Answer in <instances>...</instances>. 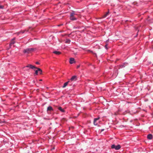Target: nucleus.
I'll return each instance as SVG.
<instances>
[{"label":"nucleus","instance_id":"obj_1","mask_svg":"<svg viewBox=\"0 0 153 153\" xmlns=\"http://www.w3.org/2000/svg\"><path fill=\"white\" fill-rule=\"evenodd\" d=\"M36 49L35 48H27L23 51V52L24 53H29L33 52Z\"/></svg>","mask_w":153,"mask_h":153},{"label":"nucleus","instance_id":"obj_2","mask_svg":"<svg viewBox=\"0 0 153 153\" xmlns=\"http://www.w3.org/2000/svg\"><path fill=\"white\" fill-rule=\"evenodd\" d=\"M76 14L74 11L71 13L70 15V19L72 21L76 20L77 18L74 17V15Z\"/></svg>","mask_w":153,"mask_h":153},{"label":"nucleus","instance_id":"obj_3","mask_svg":"<svg viewBox=\"0 0 153 153\" xmlns=\"http://www.w3.org/2000/svg\"><path fill=\"white\" fill-rule=\"evenodd\" d=\"M111 148L112 149H114L115 150H117L119 149L120 148L121 146L120 145H116L114 144H113L111 145Z\"/></svg>","mask_w":153,"mask_h":153},{"label":"nucleus","instance_id":"obj_4","mask_svg":"<svg viewBox=\"0 0 153 153\" xmlns=\"http://www.w3.org/2000/svg\"><path fill=\"white\" fill-rule=\"evenodd\" d=\"M100 119V117H97L96 118H95L94 119V125L97 126L98 124V123L97 122V121L98 120Z\"/></svg>","mask_w":153,"mask_h":153},{"label":"nucleus","instance_id":"obj_5","mask_svg":"<svg viewBox=\"0 0 153 153\" xmlns=\"http://www.w3.org/2000/svg\"><path fill=\"white\" fill-rule=\"evenodd\" d=\"M26 67H28V68H30L32 69L37 68H36V67H35V66H33L30 64L28 65H27L26 66Z\"/></svg>","mask_w":153,"mask_h":153},{"label":"nucleus","instance_id":"obj_6","mask_svg":"<svg viewBox=\"0 0 153 153\" xmlns=\"http://www.w3.org/2000/svg\"><path fill=\"white\" fill-rule=\"evenodd\" d=\"M69 62L71 64L74 63L75 62L74 59L73 58H70V59Z\"/></svg>","mask_w":153,"mask_h":153},{"label":"nucleus","instance_id":"obj_7","mask_svg":"<svg viewBox=\"0 0 153 153\" xmlns=\"http://www.w3.org/2000/svg\"><path fill=\"white\" fill-rule=\"evenodd\" d=\"M69 83H71V82L70 81H69L68 82H67L65 83L62 86V88H65V87Z\"/></svg>","mask_w":153,"mask_h":153},{"label":"nucleus","instance_id":"obj_8","mask_svg":"<svg viewBox=\"0 0 153 153\" xmlns=\"http://www.w3.org/2000/svg\"><path fill=\"white\" fill-rule=\"evenodd\" d=\"M128 63L126 62H124L120 65V68H123L125 67L127 65Z\"/></svg>","mask_w":153,"mask_h":153},{"label":"nucleus","instance_id":"obj_9","mask_svg":"<svg viewBox=\"0 0 153 153\" xmlns=\"http://www.w3.org/2000/svg\"><path fill=\"white\" fill-rule=\"evenodd\" d=\"M152 135L151 134H149L147 136V138L149 140H151L152 139Z\"/></svg>","mask_w":153,"mask_h":153},{"label":"nucleus","instance_id":"obj_10","mask_svg":"<svg viewBox=\"0 0 153 153\" xmlns=\"http://www.w3.org/2000/svg\"><path fill=\"white\" fill-rule=\"evenodd\" d=\"M76 76H73L71 79L70 80L71 82L73 80H76Z\"/></svg>","mask_w":153,"mask_h":153},{"label":"nucleus","instance_id":"obj_11","mask_svg":"<svg viewBox=\"0 0 153 153\" xmlns=\"http://www.w3.org/2000/svg\"><path fill=\"white\" fill-rule=\"evenodd\" d=\"M109 10H108V11L102 17V18H104L108 16L109 15Z\"/></svg>","mask_w":153,"mask_h":153},{"label":"nucleus","instance_id":"obj_12","mask_svg":"<svg viewBox=\"0 0 153 153\" xmlns=\"http://www.w3.org/2000/svg\"><path fill=\"white\" fill-rule=\"evenodd\" d=\"M53 110V108L51 106H48L47 109V111L48 112L49 111H51Z\"/></svg>","mask_w":153,"mask_h":153},{"label":"nucleus","instance_id":"obj_13","mask_svg":"<svg viewBox=\"0 0 153 153\" xmlns=\"http://www.w3.org/2000/svg\"><path fill=\"white\" fill-rule=\"evenodd\" d=\"M58 109L62 112H64L65 111L61 107H59Z\"/></svg>","mask_w":153,"mask_h":153},{"label":"nucleus","instance_id":"obj_14","mask_svg":"<svg viewBox=\"0 0 153 153\" xmlns=\"http://www.w3.org/2000/svg\"><path fill=\"white\" fill-rule=\"evenodd\" d=\"M53 53H54V54H56V55H59L61 53L59 51H53Z\"/></svg>","mask_w":153,"mask_h":153},{"label":"nucleus","instance_id":"obj_15","mask_svg":"<svg viewBox=\"0 0 153 153\" xmlns=\"http://www.w3.org/2000/svg\"><path fill=\"white\" fill-rule=\"evenodd\" d=\"M37 69H38V70L39 71V73L40 74H41L42 73V70L39 68H36Z\"/></svg>","mask_w":153,"mask_h":153},{"label":"nucleus","instance_id":"obj_16","mask_svg":"<svg viewBox=\"0 0 153 153\" xmlns=\"http://www.w3.org/2000/svg\"><path fill=\"white\" fill-rule=\"evenodd\" d=\"M71 42V40L70 39H67L66 40V41H65V43H69Z\"/></svg>","mask_w":153,"mask_h":153},{"label":"nucleus","instance_id":"obj_17","mask_svg":"<svg viewBox=\"0 0 153 153\" xmlns=\"http://www.w3.org/2000/svg\"><path fill=\"white\" fill-rule=\"evenodd\" d=\"M15 43V42L13 41H11V43L10 44V46H11L12 45L14 44Z\"/></svg>","mask_w":153,"mask_h":153},{"label":"nucleus","instance_id":"obj_18","mask_svg":"<svg viewBox=\"0 0 153 153\" xmlns=\"http://www.w3.org/2000/svg\"><path fill=\"white\" fill-rule=\"evenodd\" d=\"M148 20L149 23H153V18H152V19H148Z\"/></svg>","mask_w":153,"mask_h":153},{"label":"nucleus","instance_id":"obj_19","mask_svg":"<svg viewBox=\"0 0 153 153\" xmlns=\"http://www.w3.org/2000/svg\"><path fill=\"white\" fill-rule=\"evenodd\" d=\"M38 71H39L38 70V69H37V70L35 71V74L36 75L38 74Z\"/></svg>","mask_w":153,"mask_h":153},{"label":"nucleus","instance_id":"obj_20","mask_svg":"<svg viewBox=\"0 0 153 153\" xmlns=\"http://www.w3.org/2000/svg\"><path fill=\"white\" fill-rule=\"evenodd\" d=\"M4 8V7L3 6H2V5H0V9H3Z\"/></svg>","mask_w":153,"mask_h":153},{"label":"nucleus","instance_id":"obj_21","mask_svg":"<svg viewBox=\"0 0 153 153\" xmlns=\"http://www.w3.org/2000/svg\"><path fill=\"white\" fill-rule=\"evenodd\" d=\"M88 51H89V52H90L91 53H94L92 51H91V50H88Z\"/></svg>","mask_w":153,"mask_h":153},{"label":"nucleus","instance_id":"obj_22","mask_svg":"<svg viewBox=\"0 0 153 153\" xmlns=\"http://www.w3.org/2000/svg\"><path fill=\"white\" fill-rule=\"evenodd\" d=\"M107 44H106L105 46V48L106 49H108V48L107 47Z\"/></svg>","mask_w":153,"mask_h":153},{"label":"nucleus","instance_id":"obj_23","mask_svg":"<svg viewBox=\"0 0 153 153\" xmlns=\"http://www.w3.org/2000/svg\"><path fill=\"white\" fill-rule=\"evenodd\" d=\"M15 38H13L12 39V41H14V40H15Z\"/></svg>","mask_w":153,"mask_h":153},{"label":"nucleus","instance_id":"obj_24","mask_svg":"<svg viewBox=\"0 0 153 153\" xmlns=\"http://www.w3.org/2000/svg\"><path fill=\"white\" fill-rule=\"evenodd\" d=\"M63 25L62 24H61V25H57V26H58L59 27V26H61V25Z\"/></svg>","mask_w":153,"mask_h":153},{"label":"nucleus","instance_id":"obj_25","mask_svg":"<svg viewBox=\"0 0 153 153\" xmlns=\"http://www.w3.org/2000/svg\"><path fill=\"white\" fill-rule=\"evenodd\" d=\"M36 64H39V62H36Z\"/></svg>","mask_w":153,"mask_h":153},{"label":"nucleus","instance_id":"obj_26","mask_svg":"<svg viewBox=\"0 0 153 153\" xmlns=\"http://www.w3.org/2000/svg\"><path fill=\"white\" fill-rule=\"evenodd\" d=\"M79 67H80V65H78V66H77V68H79Z\"/></svg>","mask_w":153,"mask_h":153},{"label":"nucleus","instance_id":"obj_27","mask_svg":"<svg viewBox=\"0 0 153 153\" xmlns=\"http://www.w3.org/2000/svg\"><path fill=\"white\" fill-rule=\"evenodd\" d=\"M104 130V129H101V131H103Z\"/></svg>","mask_w":153,"mask_h":153},{"label":"nucleus","instance_id":"obj_28","mask_svg":"<svg viewBox=\"0 0 153 153\" xmlns=\"http://www.w3.org/2000/svg\"><path fill=\"white\" fill-rule=\"evenodd\" d=\"M39 81H42V79H40L39 80Z\"/></svg>","mask_w":153,"mask_h":153},{"label":"nucleus","instance_id":"obj_29","mask_svg":"<svg viewBox=\"0 0 153 153\" xmlns=\"http://www.w3.org/2000/svg\"><path fill=\"white\" fill-rule=\"evenodd\" d=\"M1 111V109H0V111Z\"/></svg>","mask_w":153,"mask_h":153}]
</instances>
